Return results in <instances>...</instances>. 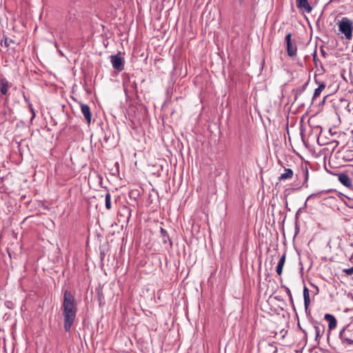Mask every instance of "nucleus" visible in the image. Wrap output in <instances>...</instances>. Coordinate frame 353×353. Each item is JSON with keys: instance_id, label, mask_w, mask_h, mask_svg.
<instances>
[{"instance_id": "29", "label": "nucleus", "mask_w": 353, "mask_h": 353, "mask_svg": "<svg viewBox=\"0 0 353 353\" xmlns=\"http://www.w3.org/2000/svg\"><path fill=\"white\" fill-rule=\"evenodd\" d=\"M321 52L322 56H323L324 57H326L327 53L323 48L321 49Z\"/></svg>"}, {"instance_id": "9", "label": "nucleus", "mask_w": 353, "mask_h": 353, "mask_svg": "<svg viewBox=\"0 0 353 353\" xmlns=\"http://www.w3.org/2000/svg\"><path fill=\"white\" fill-rule=\"evenodd\" d=\"M80 107H81V112L83 114L85 121H87V123L88 124H90L91 123V119H92V113H91L90 108L89 105L87 104L81 103Z\"/></svg>"}, {"instance_id": "7", "label": "nucleus", "mask_w": 353, "mask_h": 353, "mask_svg": "<svg viewBox=\"0 0 353 353\" xmlns=\"http://www.w3.org/2000/svg\"><path fill=\"white\" fill-rule=\"evenodd\" d=\"M296 4L298 9L303 12L310 13L312 10V6L310 5L308 0H296Z\"/></svg>"}, {"instance_id": "16", "label": "nucleus", "mask_w": 353, "mask_h": 353, "mask_svg": "<svg viewBox=\"0 0 353 353\" xmlns=\"http://www.w3.org/2000/svg\"><path fill=\"white\" fill-rule=\"evenodd\" d=\"M160 232H161V239H162V243L163 244L169 243V245L170 246H172V242L170 240L167 231L164 228H160Z\"/></svg>"}, {"instance_id": "15", "label": "nucleus", "mask_w": 353, "mask_h": 353, "mask_svg": "<svg viewBox=\"0 0 353 353\" xmlns=\"http://www.w3.org/2000/svg\"><path fill=\"white\" fill-rule=\"evenodd\" d=\"M12 85L11 83L8 82L6 79H1V88L0 91L2 94L6 95L8 92V88Z\"/></svg>"}, {"instance_id": "11", "label": "nucleus", "mask_w": 353, "mask_h": 353, "mask_svg": "<svg viewBox=\"0 0 353 353\" xmlns=\"http://www.w3.org/2000/svg\"><path fill=\"white\" fill-rule=\"evenodd\" d=\"M324 319L328 323L329 331L334 330L336 327V319L334 315L331 314H325Z\"/></svg>"}, {"instance_id": "14", "label": "nucleus", "mask_w": 353, "mask_h": 353, "mask_svg": "<svg viewBox=\"0 0 353 353\" xmlns=\"http://www.w3.org/2000/svg\"><path fill=\"white\" fill-rule=\"evenodd\" d=\"M330 191H332V190H322V191H320V192H316V193H312L310 195H309V196L307 198L305 202L304 203L303 206L299 209L298 212H296V214H298L303 208H306L307 202V201L310 199L313 198V197H320L321 194L327 193V192H329Z\"/></svg>"}, {"instance_id": "35", "label": "nucleus", "mask_w": 353, "mask_h": 353, "mask_svg": "<svg viewBox=\"0 0 353 353\" xmlns=\"http://www.w3.org/2000/svg\"><path fill=\"white\" fill-rule=\"evenodd\" d=\"M352 258L353 259V254H352Z\"/></svg>"}, {"instance_id": "18", "label": "nucleus", "mask_w": 353, "mask_h": 353, "mask_svg": "<svg viewBox=\"0 0 353 353\" xmlns=\"http://www.w3.org/2000/svg\"><path fill=\"white\" fill-rule=\"evenodd\" d=\"M293 176V171L290 168H285V172L281 174L279 177V181H284L287 179H290Z\"/></svg>"}, {"instance_id": "13", "label": "nucleus", "mask_w": 353, "mask_h": 353, "mask_svg": "<svg viewBox=\"0 0 353 353\" xmlns=\"http://www.w3.org/2000/svg\"><path fill=\"white\" fill-rule=\"evenodd\" d=\"M315 81L316 83L319 84V86L317 88H316L314 90V94H313V97H312V99L314 100L316 99L317 97H319L321 93V92L325 89L326 85L324 82H319L318 80L316 79H315Z\"/></svg>"}, {"instance_id": "30", "label": "nucleus", "mask_w": 353, "mask_h": 353, "mask_svg": "<svg viewBox=\"0 0 353 353\" xmlns=\"http://www.w3.org/2000/svg\"><path fill=\"white\" fill-rule=\"evenodd\" d=\"M239 6H242L244 5L245 0H238Z\"/></svg>"}, {"instance_id": "34", "label": "nucleus", "mask_w": 353, "mask_h": 353, "mask_svg": "<svg viewBox=\"0 0 353 353\" xmlns=\"http://www.w3.org/2000/svg\"><path fill=\"white\" fill-rule=\"evenodd\" d=\"M58 50H59V53H60L62 56H63V52H62L61 50H59V49H58Z\"/></svg>"}, {"instance_id": "10", "label": "nucleus", "mask_w": 353, "mask_h": 353, "mask_svg": "<svg viewBox=\"0 0 353 353\" xmlns=\"http://www.w3.org/2000/svg\"><path fill=\"white\" fill-rule=\"evenodd\" d=\"M338 180L347 188H350L352 185V179L346 173L343 172L339 174Z\"/></svg>"}, {"instance_id": "8", "label": "nucleus", "mask_w": 353, "mask_h": 353, "mask_svg": "<svg viewBox=\"0 0 353 353\" xmlns=\"http://www.w3.org/2000/svg\"><path fill=\"white\" fill-rule=\"evenodd\" d=\"M313 324L315 330V340L318 341L325 332V327L322 323L317 321H314Z\"/></svg>"}, {"instance_id": "31", "label": "nucleus", "mask_w": 353, "mask_h": 353, "mask_svg": "<svg viewBox=\"0 0 353 353\" xmlns=\"http://www.w3.org/2000/svg\"><path fill=\"white\" fill-rule=\"evenodd\" d=\"M4 43H5L6 46H8L10 45V43H8V39H5Z\"/></svg>"}, {"instance_id": "26", "label": "nucleus", "mask_w": 353, "mask_h": 353, "mask_svg": "<svg viewBox=\"0 0 353 353\" xmlns=\"http://www.w3.org/2000/svg\"><path fill=\"white\" fill-rule=\"evenodd\" d=\"M343 272H345L347 275L352 274H353V266L350 268L344 269Z\"/></svg>"}, {"instance_id": "27", "label": "nucleus", "mask_w": 353, "mask_h": 353, "mask_svg": "<svg viewBox=\"0 0 353 353\" xmlns=\"http://www.w3.org/2000/svg\"><path fill=\"white\" fill-rule=\"evenodd\" d=\"M28 107L30 108V112H32V119H34V117H35V112H34V108H33V106H32V104L31 103H28Z\"/></svg>"}, {"instance_id": "12", "label": "nucleus", "mask_w": 353, "mask_h": 353, "mask_svg": "<svg viewBox=\"0 0 353 353\" xmlns=\"http://www.w3.org/2000/svg\"><path fill=\"white\" fill-rule=\"evenodd\" d=\"M308 83H309V81L307 80L301 86L294 88L292 90V92L294 94V100H296L298 99V97L303 94V92L305 90Z\"/></svg>"}, {"instance_id": "33", "label": "nucleus", "mask_w": 353, "mask_h": 353, "mask_svg": "<svg viewBox=\"0 0 353 353\" xmlns=\"http://www.w3.org/2000/svg\"><path fill=\"white\" fill-rule=\"evenodd\" d=\"M25 101L28 102V103H30L28 99L24 96Z\"/></svg>"}, {"instance_id": "22", "label": "nucleus", "mask_w": 353, "mask_h": 353, "mask_svg": "<svg viewBox=\"0 0 353 353\" xmlns=\"http://www.w3.org/2000/svg\"><path fill=\"white\" fill-rule=\"evenodd\" d=\"M281 288L285 289V292L287 293L288 296H289L290 303L292 304L293 307H294V300H293L292 294L291 293L290 288L285 285H282Z\"/></svg>"}, {"instance_id": "5", "label": "nucleus", "mask_w": 353, "mask_h": 353, "mask_svg": "<svg viewBox=\"0 0 353 353\" xmlns=\"http://www.w3.org/2000/svg\"><path fill=\"white\" fill-rule=\"evenodd\" d=\"M111 63L112 67L121 72L124 69V60L121 58L119 54H113L110 57Z\"/></svg>"}, {"instance_id": "1", "label": "nucleus", "mask_w": 353, "mask_h": 353, "mask_svg": "<svg viewBox=\"0 0 353 353\" xmlns=\"http://www.w3.org/2000/svg\"><path fill=\"white\" fill-rule=\"evenodd\" d=\"M63 327L70 332L77 313V305L74 296L68 290L64 291L62 304Z\"/></svg>"}, {"instance_id": "28", "label": "nucleus", "mask_w": 353, "mask_h": 353, "mask_svg": "<svg viewBox=\"0 0 353 353\" xmlns=\"http://www.w3.org/2000/svg\"><path fill=\"white\" fill-rule=\"evenodd\" d=\"M316 52L314 51L313 53V59H314V62L315 65H317V60H316Z\"/></svg>"}, {"instance_id": "6", "label": "nucleus", "mask_w": 353, "mask_h": 353, "mask_svg": "<svg viewBox=\"0 0 353 353\" xmlns=\"http://www.w3.org/2000/svg\"><path fill=\"white\" fill-rule=\"evenodd\" d=\"M292 34L288 33L285 37L287 45V52L289 57H294L296 54L297 48L296 45H293L291 40Z\"/></svg>"}, {"instance_id": "25", "label": "nucleus", "mask_w": 353, "mask_h": 353, "mask_svg": "<svg viewBox=\"0 0 353 353\" xmlns=\"http://www.w3.org/2000/svg\"><path fill=\"white\" fill-rule=\"evenodd\" d=\"M313 131L316 134V135H319L321 133V128L316 125L313 128Z\"/></svg>"}, {"instance_id": "21", "label": "nucleus", "mask_w": 353, "mask_h": 353, "mask_svg": "<svg viewBox=\"0 0 353 353\" xmlns=\"http://www.w3.org/2000/svg\"><path fill=\"white\" fill-rule=\"evenodd\" d=\"M105 208L108 210H110L112 208L111 205V195L109 192H107L105 196Z\"/></svg>"}, {"instance_id": "32", "label": "nucleus", "mask_w": 353, "mask_h": 353, "mask_svg": "<svg viewBox=\"0 0 353 353\" xmlns=\"http://www.w3.org/2000/svg\"><path fill=\"white\" fill-rule=\"evenodd\" d=\"M54 45L55 48L58 49V44H57V42H54Z\"/></svg>"}, {"instance_id": "19", "label": "nucleus", "mask_w": 353, "mask_h": 353, "mask_svg": "<svg viewBox=\"0 0 353 353\" xmlns=\"http://www.w3.org/2000/svg\"><path fill=\"white\" fill-rule=\"evenodd\" d=\"M285 254L284 253L280 258L278 263H277V266H276V273L279 274V275H281L282 274V272H283V265L285 264Z\"/></svg>"}, {"instance_id": "24", "label": "nucleus", "mask_w": 353, "mask_h": 353, "mask_svg": "<svg viewBox=\"0 0 353 353\" xmlns=\"http://www.w3.org/2000/svg\"><path fill=\"white\" fill-rule=\"evenodd\" d=\"M268 347L271 353H277V347L274 343H269Z\"/></svg>"}, {"instance_id": "2", "label": "nucleus", "mask_w": 353, "mask_h": 353, "mask_svg": "<svg viewBox=\"0 0 353 353\" xmlns=\"http://www.w3.org/2000/svg\"><path fill=\"white\" fill-rule=\"evenodd\" d=\"M339 30L341 33V38L347 40L352 39L353 21L347 17H343L338 23Z\"/></svg>"}, {"instance_id": "20", "label": "nucleus", "mask_w": 353, "mask_h": 353, "mask_svg": "<svg viewBox=\"0 0 353 353\" xmlns=\"http://www.w3.org/2000/svg\"><path fill=\"white\" fill-rule=\"evenodd\" d=\"M131 212H132L131 209L129 207L124 205L121 208V210L119 212V214H120V215L122 214V215L126 216L127 221H129V220L131 217Z\"/></svg>"}, {"instance_id": "17", "label": "nucleus", "mask_w": 353, "mask_h": 353, "mask_svg": "<svg viewBox=\"0 0 353 353\" xmlns=\"http://www.w3.org/2000/svg\"><path fill=\"white\" fill-rule=\"evenodd\" d=\"M303 299H304V306L305 311L307 310L310 303V293L309 290L306 286L303 288Z\"/></svg>"}, {"instance_id": "4", "label": "nucleus", "mask_w": 353, "mask_h": 353, "mask_svg": "<svg viewBox=\"0 0 353 353\" xmlns=\"http://www.w3.org/2000/svg\"><path fill=\"white\" fill-rule=\"evenodd\" d=\"M123 85L124 88V92L126 94L128 93H135L137 91V84L136 81L133 77L130 75H127L123 82Z\"/></svg>"}, {"instance_id": "23", "label": "nucleus", "mask_w": 353, "mask_h": 353, "mask_svg": "<svg viewBox=\"0 0 353 353\" xmlns=\"http://www.w3.org/2000/svg\"><path fill=\"white\" fill-rule=\"evenodd\" d=\"M303 175H304V182H303L302 186L307 188L308 187L307 181H308V178H309V172H308V170L307 168H305L303 170Z\"/></svg>"}, {"instance_id": "3", "label": "nucleus", "mask_w": 353, "mask_h": 353, "mask_svg": "<svg viewBox=\"0 0 353 353\" xmlns=\"http://www.w3.org/2000/svg\"><path fill=\"white\" fill-rule=\"evenodd\" d=\"M339 336L343 344L353 345V324H347L343 327Z\"/></svg>"}]
</instances>
